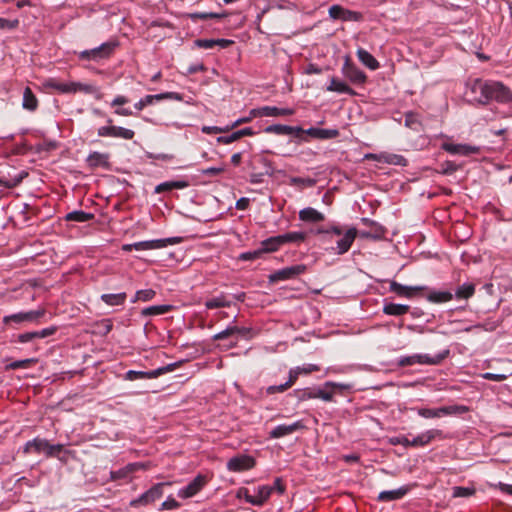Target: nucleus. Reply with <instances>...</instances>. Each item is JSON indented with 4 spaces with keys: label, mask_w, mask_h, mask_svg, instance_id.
Returning <instances> with one entry per match:
<instances>
[{
    "label": "nucleus",
    "mask_w": 512,
    "mask_h": 512,
    "mask_svg": "<svg viewBox=\"0 0 512 512\" xmlns=\"http://www.w3.org/2000/svg\"><path fill=\"white\" fill-rule=\"evenodd\" d=\"M453 296L449 291H432L427 295V300L431 303L441 304L451 301Z\"/></svg>",
    "instance_id": "39"
},
{
    "label": "nucleus",
    "mask_w": 512,
    "mask_h": 512,
    "mask_svg": "<svg viewBox=\"0 0 512 512\" xmlns=\"http://www.w3.org/2000/svg\"><path fill=\"white\" fill-rule=\"evenodd\" d=\"M45 86L47 88L56 90L62 94H71V93H73V90H74L72 87V82L65 83V82H61V81H58L53 78L47 80L45 83Z\"/></svg>",
    "instance_id": "38"
},
{
    "label": "nucleus",
    "mask_w": 512,
    "mask_h": 512,
    "mask_svg": "<svg viewBox=\"0 0 512 512\" xmlns=\"http://www.w3.org/2000/svg\"><path fill=\"white\" fill-rule=\"evenodd\" d=\"M487 98L488 104L492 101L499 104H508L512 101V91L502 82L489 80Z\"/></svg>",
    "instance_id": "4"
},
{
    "label": "nucleus",
    "mask_w": 512,
    "mask_h": 512,
    "mask_svg": "<svg viewBox=\"0 0 512 512\" xmlns=\"http://www.w3.org/2000/svg\"><path fill=\"white\" fill-rule=\"evenodd\" d=\"M306 271V266L303 264H297L283 269L277 270L269 276V280L272 283L278 281H284L294 279L297 276L303 274Z\"/></svg>",
    "instance_id": "8"
},
{
    "label": "nucleus",
    "mask_w": 512,
    "mask_h": 512,
    "mask_svg": "<svg viewBox=\"0 0 512 512\" xmlns=\"http://www.w3.org/2000/svg\"><path fill=\"white\" fill-rule=\"evenodd\" d=\"M134 471V466L132 464L122 468V469H119L117 471H111L110 472V479L113 480V481H116V480H119V479H124L126 478L130 473H132Z\"/></svg>",
    "instance_id": "51"
},
{
    "label": "nucleus",
    "mask_w": 512,
    "mask_h": 512,
    "mask_svg": "<svg viewBox=\"0 0 512 512\" xmlns=\"http://www.w3.org/2000/svg\"><path fill=\"white\" fill-rule=\"evenodd\" d=\"M410 311L409 305L386 303L383 306V313L391 316H402Z\"/></svg>",
    "instance_id": "37"
},
{
    "label": "nucleus",
    "mask_w": 512,
    "mask_h": 512,
    "mask_svg": "<svg viewBox=\"0 0 512 512\" xmlns=\"http://www.w3.org/2000/svg\"><path fill=\"white\" fill-rule=\"evenodd\" d=\"M94 219V215L92 213H87L84 211H72L65 216L66 221H74V222H88Z\"/></svg>",
    "instance_id": "46"
},
{
    "label": "nucleus",
    "mask_w": 512,
    "mask_h": 512,
    "mask_svg": "<svg viewBox=\"0 0 512 512\" xmlns=\"http://www.w3.org/2000/svg\"><path fill=\"white\" fill-rule=\"evenodd\" d=\"M180 507V504L174 499L169 497L161 505V510H172Z\"/></svg>",
    "instance_id": "64"
},
{
    "label": "nucleus",
    "mask_w": 512,
    "mask_h": 512,
    "mask_svg": "<svg viewBox=\"0 0 512 512\" xmlns=\"http://www.w3.org/2000/svg\"><path fill=\"white\" fill-rule=\"evenodd\" d=\"M366 159L375 160L391 165L406 166L407 160L399 154L394 153H380V154H367Z\"/></svg>",
    "instance_id": "18"
},
{
    "label": "nucleus",
    "mask_w": 512,
    "mask_h": 512,
    "mask_svg": "<svg viewBox=\"0 0 512 512\" xmlns=\"http://www.w3.org/2000/svg\"><path fill=\"white\" fill-rule=\"evenodd\" d=\"M238 334H240V331L238 328L236 327H228L227 329L215 334L213 336V340L215 341H221V340H225V339H234V340H237L238 339ZM234 344V341L231 340L229 342V345H232Z\"/></svg>",
    "instance_id": "43"
},
{
    "label": "nucleus",
    "mask_w": 512,
    "mask_h": 512,
    "mask_svg": "<svg viewBox=\"0 0 512 512\" xmlns=\"http://www.w3.org/2000/svg\"><path fill=\"white\" fill-rule=\"evenodd\" d=\"M166 99L182 101V95L177 92H165L156 95H146L145 97L140 99L134 106L138 111H141L146 106L153 104L155 101H161Z\"/></svg>",
    "instance_id": "13"
},
{
    "label": "nucleus",
    "mask_w": 512,
    "mask_h": 512,
    "mask_svg": "<svg viewBox=\"0 0 512 512\" xmlns=\"http://www.w3.org/2000/svg\"><path fill=\"white\" fill-rule=\"evenodd\" d=\"M234 301V296L220 294L218 296L211 297L205 301L207 309H217L223 307H229Z\"/></svg>",
    "instance_id": "25"
},
{
    "label": "nucleus",
    "mask_w": 512,
    "mask_h": 512,
    "mask_svg": "<svg viewBox=\"0 0 512 512\" xmlns=\"http://www.w3.org/2000/svg\"><path fill=\"white\" fill-rule=\"evenodd\" d=\"M208 481L207 476L199 474L186 487L179 490L178 496L184 499L191 498L200 492Z\"/></svg>",
    "instance_id": "12"
},
{
    "label": "nucleus",
    "mask_w": 512,
    "mask_h": 512,
    "mask_svg": "<svg viewBox=\"0 0 512 512\" xmlns=\"http://www.w3.org/2000/svg\"><path fill=\"white\" fill-rule=\"evenodd\" d=\"M56 331H57V327H55V326L44 328L40 331H34L35 339H42V338L49 337V336L55 334Z\"/></svg>",
    "instance_id": "60"
},
{
    "label": "nucleus",
    "mask_w": 512,
    "mask_h": 512,
    "mask_svg": "<svg viewBox=\"0 0 512 512\" xmlns=\"http://www.w3.org/2000/svg\"><path fill=\"white\" fill-rule=\"evenodd\" d=\"M171 310H172L171 305H155V306H150V307L144 308L141 313L143 316H154V315H162V314L168 313Z\"/></svg>",
    "instance_id": "47"
},
{
    "label": "nucleus",
    "mask_w": 512,
    "mask_h": 512,
    "mask_svg": "<svg viewBox=\"0 0 512 512\" xmlns=\"http://www.w3.org/2000/svg\"><path fill=\"white\" fill-rule=\"evenodd\" d=\"M254 465V458L247 455H237L227 462L228 470L233 472H242L253 468Z\"/></svg>",
    "instance_id": "15"
},
{
    "label": "nucleus",
    "mask_w": 512,
    "mask_h": 512,
    "mask_svg": "<svg viewBox=\"0 0 512 512\" xmlns=\"http://www.w3.org/2000/svg\"><path fill=\"white\" fill-rule=\"evenodd\" d=\"M180 365H181V362L171 363L166 366L160 367L158 369L152 370L151 374H152V376H155V378H157L160 375L174 371L176 368L180 367Z\"/></svg>",
    "instance_id": "55"
},
{
    "label": "nucleus",
    "mask_w": 512,
    "mask_h": 512,
    "mask_svg": "<svg viewBox=\"0 0 512 512\" xmlns=\"http://www.w3.org/2000/svg\"><path fill=\"white\" fill-rule=\"evenodd\" d=\"M389 288L391 292L408 299H411L420 292L427 290L426 286H406L396 281H392Z\"/></svg>",
    "instance_id": "14"
},
{
    "label": "nucleus",
    "mask_w": 512,
    "mask_h": 512,
    "mask_svg": "<svg viewBox=\"0 0 512 512\" xmlns=\"http://www.w3.org/2000/svg\"><path fill=\"white\" fill-rule=\"evenodd\" d=\"M442 437V431L438 429H431L424 433H421L417 437H415L413 440H410L411 447H423L428 445L430 442H432L434 439Z\"/></svg>",
    "instance_id": "23"
},
{
    "label": "nucleus",
    "mask_w": 512,
    "mask_h": 512,
    "mask_svg": "<svg viewBox=\"0 0 512 512\" xmlns=\"http://www.w3.org/2000/svg\"><path fill=\"white\" fill-rule=\"evenodd\" d=\"M44 314H45L44 309L28 311V312H20V313L5 316L3 318V322L5 324H9L11 322L21 323L24 321L34 322V321L38 320L39 318L43 317Z\"/></svg>",
    "instance_id": "16"
},
{
    "label": "nucleus",
    "mask_w": 512,
    "mask_h": 512,
    "mask_svg": "<svg viewBox=\"0 0 512 512\" xmlns=\"http://www.w3.org/2000/svg\"><path fill=\"white\" fill-rule=\"evenodd\" d=\"M73 94L77 92H81L84 94H98L96 96L97 99L101 98V94L99 93V88L93 84L81 83V82H72Z\"/></svg>",
    "instance_id": "40"
},
{
    "label": "nucleus",
    "mask_w": 512,
    "mask_h": 512,
    "mask_svg": "<svg viewBox=\"0 0 512 512\" xmlns=\"http://www.w3.org/2000/svg\"><path fill=\"white\" fill-rule=\"evenodd\" d=\"M319 232L325 234L330 239H332L333 236L339 237L336 241V254L338 255L345 254L349 251L358 234L355 227H351L346 231H343L340 226H332L330 230H320Z\"/></svg>",
    "instance_id": "1"
},
{
    "label": "nucleus",
    "mask_w": 512,
    "mask_h": 512,
    "mask_svg": "<svg viewBox=\"0 0 512 512\" xmlns=\"http://www.w3.org/2000/svg\"><path fill=\"white\" fill-rule=\"evenodd\" d=\"M266 133H274L277 135H294L296 137L303 133L300 127H292L282 124L269 125L263 129Z\"/></svg>",
    "instance_id": "24"
},
{
    "label": "nucleus",
    "mask_w": 512,
    "mask_h": 512,
    "mask_svg": "<svg viewBox=\"0 0 512 512\" xmlns=\"http://www.w3.org/2000/svg\"><path fill=\"white\" fill-rule=\"evenodd\" d=\"M238 498H244L248 503L256 505V496L250 495L248 489L241 488L237 493Z\"/></svg>",
    "instance_id": "62"
},
{
    "label": "nucleus",
    "mask_w": 512,
    "mask_h": 512,
    "mask_svg": "<svg viewBox=\"0 0 512 512\" xmlns=\"http://www.w3.org/2000/svg\"><path fill=\"white\" fill-rule=\"evenodd\" d=\"M327 91L344 93L351 96L356 95V92L349 87L345 82L340 81L336 77H332L330 80V84L327 87Z\"/></svg>",
    "instance_id": "33"
},
{
    "label": "nucleus",
    "mask_w": 512,
    "mask_h": 512,
    "mask_svg": "<svg viewBox=\"0 0 512 512\" xmlns=\"http://www.w3.org/2000/svg\"><path fill=\"white\" fill-rule=\"evenodd\" d=\"M226 14H220V13H206V12H196V13H192L190 14V18L193 20V21H196V20H207V19H221L223 17H225Z\"/></svg>",
    "instance_id": "52"
},
{
    "label": "nucleus",
    "mask_w": 512,
    "mask_h": 512,
    "mask_svg": "<svg viewBox=\"0 0 512 512\" xmlns=\"http://www.w3.org/2000/svg\"><path fill=\"white\" fill-rule=\"evenodd\" d=\"M69 452L65 450L63 444H55L52 445L48 442L47 448H46V457L48 458H57L61 462L67 461V455Z\"/></svg>",
    "instance_id": "29"
},
{
    "label": "nucleus",
    "mask_w": 512,
    "mask_h": 512,
    "mask_svg": "<svg viewBox=\"0 0 512 512\" xmlns=\"http://www.w3.org/2000/svg\"><path fill=\"white\" fill-rule=\"evenodd\" d=\"M459 410L457 406H444L437 409L420 408L418 414L424 418H440L445 415L454 414Z\"/></svg>",
    "instance_id": "20"
},
{
    "label": "nucleus",
    "mask_w": 512,
    "mask_h": 512,
    "mask_svg": "<svg viewBox=\"0 0 512 512\" xmlns=\"http://www.w3.org/2000/svg\"><path fill=\"white\" fill-rule=\"evenodd\" d=\"M392 445H402L405 448L411 447V442L406 436H395L391 437L389 440Z\"/></svg>",
    "instance_id": "61"
},
{
    "label": "nucleus",
    "mask_w": 512,
    "mask_h": 512,
    "mask_svg": "<svg viewBox=\"0 0 512 512\" xmlns=\"http://www.w3.org/2000/svg\"><path fill=\"white\" fill-rule=\"evenodd\" d=\"M165 485V483H157L153 485L149 490L141 494L138 498L133 499L130 502V506L138 508L154 503L157 499L162 497L163 488Z\"/></svg>",
    "instance_id": "6"
},
{
    "label": "nucleus",
    "mask_w": 512,
    "mask_h": 512,
    "mask_svg": "<svg viewBox=\"0 0 512 512\" xmlns=\"http://www.w3.org/2000/svg\"><path fill=\"white\" fill-rule=\"evenodd\" d=\"M405 124L407 127L415 131H420L422 127V124L418 120L417 116L413 113H409L405 116Z\"/></svg>",
    "instance_id": "57"
},
{
    "label": "nucleus",
    "mask_w": 512,
    "mask_h": 512,
    "mask_svg": "<svg viewBox=\"0 0 512 512\" xmlns=\"http://www.w3.org/2000/svg\"><path fill=\"white\" fill-rule=\"evenodd\" d=\"M155 376H152L151 371H135L129 370L125 374V379L129 381H134L137 379H153Z\"/></svg>",
    "instance_id": "49"
},
{
    "label": "nucleus",
    "mask_w": 512,
    "mask_h": 512,
    "mask_svg": "<svg viewBox=\"0 0 512 512\" xmlns=\"http://www.w3.org/2000/svg\"><path fill=\"white\" fill-rule=\"evenodd\" d=\"M188 186V183L185 181H167L163 182L156 186L155 192L162 193L166 191H171L173 189H183Z\"/></svg>",
    "instance_id": "45"
},
{
    "label": "nucleus",
    "mask_w": 512,
    "mask_h": 512,
    "mask_svg": "<svg viewBox=\"0 0 512 512\" xmlns=\"http://www.w3.org/2000/svg\"><path fill=\"white\" fill-rule=\"evenodd\" d=\"M180 242H181V238L171 237V238L136 242V243H133L132 246H134L135 250H154V249L165 248L169 245L178 244Z\"/></svg>",
    "instance_id": "10"
},
{
    "label": "nucleus",
    "mask_w": 512,
    "mask_h": 512,
    "mask_svg": "<svg viewBox=\"0 0 512 512\" xmlns=\"http://www.w3.org/2000/svg\"><path fill=\"white\" fill-rule=\"evenodd\" d=\"M48 440L42 439L39 437L34 438L33 440L28 441L23 447V453L25 455L30 453H45L47 448Z\"/></svg>",
    "instance_id": "26"
},
{
    "label": "nucleus",
    "mask_w": 512,
    "mask_h": 512,
    "mask_svg": "<svg viewBox=\"0 0 512 512\" xmlns=\"http://www.w3.org/2000/svg\"><path fill=\"white\" fill-rule=\"evenodd\" d=\"M488 82L481 78L469 80L466 83V95L470 96V101L479 105H488Z\"/></svg>",
    "instance_id": "2"
},
{
    "label": "nucleus",
    "mask_w": 512,
    "mask_h": 512,
    "mask_svg": "<svg viewBox=\"0 0 512 512\" xmlns=\"http://www.w3.org/2000/svg\"><path fill=\"white\" fill-rule=\"evenodd\" d=\"M305 429V425L302 421H296L290 425L282 424L275 427L269 432V437L273 439L281 438L290 435L296 431Z\"/></svg>",
    "instance_id": "19"
},
{
    "label": "nucleus",
    "mask_w": 512,
    "mask_h": 512,
    "mask_svg": "<svg viewBox=\"0 0 512 512\" xmlns=\"http://www.w3.org/2000/svg\"><path fill=\"white\" fill-rule=\"evenodd\" d=\"M117 46L114 42H105L101 44L99 47L90 49V50H84L79 53V58L81 60H92V61H99L101 59H107L109 58L113 52L115 47Z\"/></svg>",
    "instance_id": "5"
},
{
    "label": "nucleus",
    "mask_w": 512,
    "mask_h": 512,
    "mask_svg": "<svg viewBox=\"0 0 512 512\" xmlns=\"http://www.w3.org/2000/svg\"><path fill=\"white\" fill-rule=\"evenodd\" d=\"M344 386L334 382H326L323 388L315 389L316 398L330 402L333 400V394L336 389L343 388Z\"/></svg>",
    "instance_id": "27"
},
{
    "label": "nucleus",
    "mask_w": 512,
    "mask_h": 512,
    "mask_svg": "<svg viewBox=\"0 0 512 512\" xmlns=\"http://www.w3.org/2000/svg\"><path fill=\"white\" fill-rule=\"evenodd\" d=\"M343 75L348 78L353 84L362 85L366 82V74L360 70L349 58H346L342 67Z\"/></svg>",
    "instance_id": "11"
},
{
    "label": "nucleus",
    "mask_w": 512,
    "mask_h": 512,
    "mask_svg": "<svg viewBox=\"0 0 512 512\" xmlns=\"http://www.w3.org/2000/svg\"><path fill=\"white\" fill-rule=\"evenodd\" d=\"M357 57L359 59V61L365 65L366 67H368L369 69L371 70H376L379 68V62L376 60V58L370 54L368 51H366L365 49L363 48H359L357 50Z\"/></svg>",
    "instance_id": "31"
},
{
    "label": "nucleus",
    "mask_w": 512,
    "mask_h": 512,
    "mask_svg": "<svg viewBox=\"0 0 512 512\" xmlns=\"http://www.w3.org/2000/svg\"><path fill=\"white\" fill-rule=\"evenodd\" d=\"M482 377L489 381H495V382H502L507 379L506 374H495V373H484L482 374Z\"/></svg>",
    "instance_id": "63"
},
{
    "label": "nucleus",
    "mask_w": 512,
    "mask_h": 512,
    "mask_svg": "<svg viewBox=\"0 0 512 512\" xmlns=\"http://www.w3.org/2000/svg\"><path fill=\"white\" fill-rule=\"evenodd\" d=\"M283 244L289 242L300 243L303 242L306 238V234L303 232H288L286 234L281 235Z\"/></svg>",
    "instance_id": "50"
},
{
    "label": "nucleus",
    "mask_w": 512,
    "mask_h": 512,
    "mask_svg": "<svg viewBox=\"0 0 512 512\" xmlns=\"http://www.w3.org/2000/svg\"><path fill=\"white\" fill-rule=\"evenodd\" d=\"M306 133L317 139H333L339 135L338 130L336 129H321V128H309Z\"/></svg>",
    "instance_id": "34"
},
{
    "label": "nucleus",
    "mask_w": 512,
    "mask_h": 512,
    "mask_svg": "<svg viewBox=\"0 0 512 512\" xmlns=\"http://www.w3.org/2000/svg\"><path fill=\"white\" fill-rule=\"evenodd\" d=\"M443 149L451 154H461V155H469L474 152H476V148L469 146V145H463V144H451V143H445L443 144Z\"/></svg>",
    "instance_id": "35"
},
{
    "label": "nucleus",
    "mask_w": 512,
    "mask_h": 512,
    "mask_svg": "<svg viewBox=\"0 0 512 512\" xmlns=\"http://www.w3.org/2000/svg\"><path fill=\"white\" fill-rule=\"evenodd\" d=\"M127 298L126 293H117V294H102L101 300L110 306H118L124 304Z\"/></svg>",
    "instance_id": "44"
},
{
    "label": "nucleus",
    "mask_w": 512,
    "mask_h": 512,
    "mask_svg": "<svg viewBox=\"0 0 512 512\" xmlns=\"http://www.w3.org/2000/svg\"><path fill=\"white\" fill-rule=\"evenodd\" d=\"M112 122L113 120L111 118L107 120L108 124H111ZM97 134L100 137H115L125 140H131L135 136V132L133 130L115 125L102 126L97 130Z\"/></svg>",
    "instance_id": "7"
},
{
    "label": "nucleus",
    "mask_w": 512,
    "mask_h": 512,
    "mask_svg": "<svg viewBox=\"0 0 512 512\" xmlns=\"http://www.w3.org/2000/svg\"><path fill=\"white\" fill-rule=\"evenodd\" d=\"M252 134H253V131L251 128H244V129L232 132L231 134H229L227 136H220V137H218L217 140L219 143L229 144V143H232V142L240 139L244 135H252Z\"/></svg>",
    "instance_id": "41"
},
{
    "label": "nucleus",
    "mask_w": 512,
    "mask_h": 512,
    "mask_svg": "<svg viewBox=\"0 0 512 512\" xmlns=\"http://www.w3.org/2000/svg\"><path fill=\"white\" fill-rule=\"evenodd\" d=\"M330 18L342 21H355L363 20V15L360 12L345 9L341 5H332L328 10Z\"/></svg>",
    "instance_id": "9"
},
{
    "label": "nucleus",
    "mask_w": 512,
    "mask_h": 512,
    "mask_svg": "<svg viewBox=\"0 0 512 512\" xmlns=\"http://www.w3.org/2000/svg\"><path fill=\"white\" fill-rule=\"evenodd\" d=\"M459 166L452 161H445L440 165L439 173L443 175H451L458 170Z\"/></svg>",
    "instance_id": "56"
},
{
    "label": "nucleus",
    "mask_w": 512,
    "mask_h": 512,
    "mask_svg": "<svg viewBox=\"0 0 512 512\" xmlns=\"http://www.w3.org/2000/svg\"><path fill=\"white\" fill-rule=\"evenodd\" d=\"M293 114H294V110L290 109V108H278V107H274V106H264V107L258 108V117L290 116Z\"/></svg>",
    "instance_id": "28"
},
{
    "label": "nucleus",
    "mask_w": 512,
    "mask_h": 512,
    "mask_svg": "<svg viewBox=\"0 0 512 512\" xmlns=\"http://www.w3.org/2000/svg\"><path fill=\"white\" fill-rule=\"evenodd\" d=\"M283 244L281 235L268 238L261 242V247L258 248V257L261 253H268L276 251Z\"/></svg>",
    "instance_id": "30"
},
{
    "label": "nucleus",
    "mask_w": 512,
    "mask_h": 512,
    "mask_svg": "<svg viewBox=\"0 0 512 512\" xmlns=\"http://www.w3.org/2000/svg\"><path fill=\"white\" fill-rule=\"evenodd\" d=\"M475 494L474 488L456 486L453 487V497H470Z\"/></svg>",
    "instance_id": "59"
},
{
    "label": "nucleus",
    "mask_w": 512,
    "mask_h": 512,
    "mask_svg": "<svg viewBox=\"0 0 512 512\" xmlns=\"http://www.w3.org/2000/svg\"><path fill=\"white\" fill-rule=\"evenodd\" d=\"M156 295V292L152 289H143V290H139L136 292V295H135V301L137 300H140V301H150L152 300Z\"/></svg>",
    "instance_id": "58"
},
{
    "label": "nucleus",
    "mask_w": 512,
    "mask_h": 512,
    "mask_svg": "<svg viewBox=\"0 0 512 512\" xmlns=\"http://www.w3.org/2000/svg\"><path fill=\"white\" fill-rule=\"evenodd\" d=\"M449 355V350H445L435 356H429L427 354H415L411 356L401 357L398 361V365L401 367L412 366L414 364H425V365H438Z\"/></svg>",
    "instance_id": "3"
},
{
    "label": "nucleus",
    "mask_w": 512,
    "mask_h": 512,
    "mask_svg": "<svg viewBox=\"0 0 512 512\" xmlns=\"http://www.w3.org/2000/svg\"><path fill=\"white\" fill-rule=\"evenodd\" d=\"M294 395L296 396V398L299 401H305V400L316 398L315 389H311V388L295 390Z\"/></svg>",
    "instance_id": "54"
},
{
    "label": "nucleus",
    "mask_w": 512,
    "mask_h": 512,
    "mask_svg": "<svg viewBox=\"0 0 512 512\" xmlns=\"http://www.w3.org/2000/svg\"><path fill=\"white\" fill-rule=\"evenodd\" d=\"M364 221L366 223H370V221L368 219H364ZM371 224L373 225L374 229H373V232H362L361 233V237H364V238H381L384 234V229L378 225V224H375L373 222H371Z\"/></svg>",
    "instance_id": "53"
},
{
    "label": "nucleus",
    "mask_w": 512,
    "mask_h": 512,
    "mask_svg": "<svg viewBox=\"0 0 512 512\" xmlns=\"http://www.w3.org/2000/svg\"><path fill=\"white\" fill-rule=\"evenodd\" d=\"M109 158L110 156L108 153H100L95 151L88 155L86 158V163L91 169H96L99 167L108 169L110 166Z\"/></svg>",
    "instance_id": "22"
},
{
    "label": "nucleus",
    "mask_w": 512,
    "mask_h": 512,
    "mask_svg": "<svg viewBox=\"0 0 512 512\" xmlns=\"http://www.w3.org/2000/svg\"><path fill=\"white\" fill-rule=\"evenodd\" d=\"M299 218L305 222L318 223L324 220V215L314 208H304L299 212Z\"/></svg>",
    "instance_id": "32"
},
{
    "label": "nucleus",
    "mask_w": 512,
    "mask_h": 512,
    "mask_svg": "<svg viewBox=\"0 0 512 512\" xmlns=\"http://www.w3.org/2000/svg\"><path fill=\"white\" fill-rule=\"evenodd\" d=\"M285 490V486L283 485L280 478H276L272 485H263L258 488V506L262 505L273 492H278L282 494Z\"/></svg>",
    "instance_id": "17"
},
{
    "label": "nucleus",
    "mask_w": 512,
    "mask_h": 512,
    "mask_svg": "<svg viewBox=\"0 0 512 512\" xmlns=\"http://www.w3.org/2000/svg\"><path fill=\"white\" fill-rule=\"evenodd\" d=\"M22 107L28 111H35L38 107V99L30 87H26L23 91Z\"/></svg>",
    "instance_id": "36"
},
{
    "label": "nucleus",
    "mask_w": 512,
    "mask_h": 512,
    "mask_svg": "<svg viewBox=\"0 0 512 512\" xmlns=\"http://www.w3.org/2000/svg\"><path fill=\"white\" fill-rule=\"evenodd\" d=\"M475 294V285L473 283H464L455 291V297L458 300H467Z\"/></svg>",
    "instance_id": "42"
},
{
    "label": "nucleus",
    "mask_w": 512,
    "mask_h": 512,
    "mask_svg": "<svg viewBox=\"0 0 512 512\" xmlns=\"http://www.w3.org/2000/svg\"><path fill=\"white\" fill-rule=\"evenodd\" d=\"M36 362H37V359H35V358L18 360V361H14V362L8 364L5 367V369L7 371L8 370H16V369H26V368H29L32 365H34Z\"/></svg>",
    "instance_id": "48"
},
{
    "label": "nucleus",
    "mask_w": 512,
    "mask_h": 512,
    "mask_svg": "<svg viewBox=\"0 0 512 512\" xmlns=\"http://www.w3.org/2000/svg\"><path fill=\"white\" fill-rule=\"evenodd\" d=\"M411 485H404L395 490L382 491L377 496L379 502H391L394 500L402 499L410 490Z\"/></svg>",
    "instance_id": "21"
}]
</instances>
